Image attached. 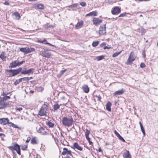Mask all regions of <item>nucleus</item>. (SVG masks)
Returning a JSON list of instances; mask_svg holds the SVG:
<instances>
[{
    "instance_id": "obj_1",
    "label": "nucleus",
    "mask_w": 158,
    "mask_h": 158,
    "mask_svg": "<svg viewBox=\"0 0 158 158\" xmlns=\"http://www.w3.org/2000/svg\"><path fill=\"white\" fill-rule=\"evenodd\" d=\"M73 120L71 116L63 117L62 118V123L63 125L69 127L72 126Z\"/></svg>"
},
{
    "instance_id": "obj_2",
    "label": "nucleus",
    "mask_w": 158,
    "mask_h": 158,
    "mask_svg": "<svg viewBox=\"0 0 158 158\" xmlns=\"http://www.w3.org/2000/svg\"><path fill=\"white\" fill-rule=\"evenodd\" d=\"M22 70L21 68H19L17 69H7L6 70V72L8 75L9 77H12L15 76L18 73L20 72Z\"/></svg>"
},
{
    "instance_id": "obj_3",
    "label": "nucleus",
    "mask_w": 158,
    "mask_h": 158,
    "mask_svg": "<svg viewBox=\"0 0 158 158\" xmlns=\"http://www.w3.org/2000/svg\"><path fill=\"white\" fill-rule=\"evenodd\" d=\"M8 148L12 151L16 150L18 154L21 155L20 147L17 143H15L13 146H9Z\"/></svg>"
},
{
    "instance_id": "obj_4",
    "label": "nucleus",
    "mask_w": 158,
    "mask_h": 158,
    "mask_svg": "<svg viewBox=\"0 0 158 158\" xmlns=\"http://www.w3.org/2000/svg\"><path fill=\"white\" fill-rule=\"evenodd\" d=\"M47 107L48 105L46 104H44L42 106L39 112V114L40 116H43L46 115V111Z\"/></svg>"
},
{
    "instance_id": "obj_5",
    "label": "nucleus",
    "mask_w": 158,
    "mask_h": 158,
    "mask_svg": "<svg viewBox=\"0 0 158 158\" xmlns=\"http://www.w3.org/2000/svg\"><path fill=\"white\" fill-rule=\"evenodd\" d=\"M20 50L21 51L24 52V54H27L34 51L35 50V49L33 48L25 47L20 48Z\"/></svg>"
},
{
    "instance_id": "obj_6",
    "label": "nucleus",
    "mask_w": 158,
    "mask_h": 158,
    "mask_svg": "<svg viewBox=\"0 0 158 158\" xmlns=\"http://www.w3.org/2000/svg\"><path fill=\"white\" fill-rule=\"evenodd\" d=\"M135 58L136 56L135 55L134 53L133 52H131L127 60V64H128L134 61L135 60Z\"/></svg>"
},
{
    "instance_id": "obj_7",
    "label": "nucleus",
    "mask_w": 158,
    "mask_h": 158,
    "mask_svg": "<svg viewBox=\"0 0 158 158\" xmlns=\"http://www.w3.org/2000/svg\"><path fill=\"white\" fill-rule=\"evenodd\" d=\"M42 50L41 51L42 53V56L44 57L47 58H49L51 55V52H48L47 50H46L44 48L41 49Z\"/></svg>"
},
{
    "instance_id": "obj_8",
    "label": "nucleus",
    "mask_w": 158,
    "mask_h": 158,
    "mask_svg": "<svg viewBox=\"0 0 158 158\" xmlns=\"http://www.w3.org/2000/svg\"><path fill=\"white\" fill-rule=\"evenodd\" d=\"M0 124L3 125H5L7 123L10 125H14L13 123L11 122L9 123V120L8 118H0Z\"/></svg>"
},
{
    "instance_id": "obj_9",
    "label": "nucleus",
    "mask_w": 158,
    "mask_h": 158,
    "mask_svg": "<svg viewBox=\"0 0 158 158\" xmlns=\"http://www.w3.org/2000/svg\"><path fill=\"white\" fill-rule=\"evenodd\" d=\"M106 33V24L101 26L99 28V34L100 35H103Z\"/></svg>"
},
{
    "instance_id": "obj_10",
    "label": "nucleus",
    "mask_w": 158,
    "mask_h": 158,
    "mask_svg": "<svg viewBox=\"0 0 158 158\" xmlns=\"http://www.w3.org/2000/svg\"><path fill=\"white\" fill-rule=\"evenodd\" d=\"M38 133L42 135H46L48 134L47 132L45 130V129L43 127H40L38 130Z\"/></svg>"
},
{
    "instance_id": "obj_11",
    "label": "nucleus",
    "mask_w": 158,
    "mask_h": 158,
    "mask_svg": "<svg viewBox=\"0 0 158 158\" xmlns=\"http://www.w3.org/2000/svg\"><path fill=\"white\" fill-rule=\"evenodd\" d=\"M35 70L34 68H31L30 69H29L27 70H25L24 71H23L21 72V73L22 74H28L30 73H33L34 71Z\"/></svg>"
},
{
    "instance_id": "obj_12",
    "label": "nucleus",
    "mask_w": 158,
    "mask_h": 158,
    "mask_svg": "<svg viewBox=\"0 0 158 158\" xmlns=\"http://www.w3.org/2000/svg\"><path fill=\"white\" fill-rule=\"evenodd\" d=\"M93 24L95 25H98L102 22V20L97 18H94L93 20Z\"/></svg>"
},
{
    "instance_id": "obj_13",
    "label": "nucleus",
    "mask_w": 158,
    "mask_h": 158,
    "mask_svg": "<svg viewBox=\"0 0 158 158\" xmlns=\"http://www.w3.org/2000/svg\"><path fill=\"white\" fill-rule=\"evenodd\" d=\"M121 12V10L118 7H115L112 11V13L113 14L115 15L117 13H119Z\"/></svg>"
},
{
    "instance_id": "obj_14",
    "label": "nucleus",
    "mask_w": 158,
    "mask_h": 158,
    "mask_svg": "<svg viewBox=\"0 0 158 158\" xmlns=\"http://www.w3.org/2000/svg\"><path fill=\"white\" fill-rule=\"evenodd\" d=\"M124 158H131V155L128 151L126 150L123 154Z\"/></svg>"
},
{
    "instance_id": "obj_15",
    "label": "nucleus",
    "mask_w": 158,
    "mask_h": 158,
    "mask_svg": "<svg viewBox=\"0 0 158 158\" xmlns=\"http://www.w3.org/2000/svg\"><path fill=\"white\" fill-rule=\"evenodd\" d=\"M7 105L6 103L2 100V99H1L0 102V109L5 108Z\"/></svg>"
},
{
    "instance_id": "obj_16",
    "label": "nucleus",
    "mask_w": 158,
    "mask_h": 158,
    "mask_svg": "<svg viewBox=\"0 0 158 158\" xmlns=\"http://www.w3.org/2000/svg\"><path fill=\"white\" fill-rule=\"evenodd\" d=\"M71 152V151L70 150H68L67 148H63V151L62 152V154L63 155L69 154L72 156Z\"/></svg>"
},
{
    "instance_id": "obj_17",
    "label": "nucleus",
    "mask_w": 158,
    "mask_h": 158,
    "mask_svg": "<svg viewBox=\"0 0 158 158\" xmlns=\"http://www.w3.org/2000/svg\"><path fill=\"white\" fill-rule=\"evenodd\" d=\"M84 23L83 21L81 20L78 22L77 24L75 26V28L77 29H78L82 27Z\"/></svg>"
},
{
    "instance_id": "obj_18",
    "label": "nucleus",
    "mask_w": 158,
    "mask_h": 158,
    "mask_svg": "<svg viewBox=\"0 0 158 158\" xmlns=\"http://www.w3.org/2000/svg\"><path fill=\"white\" fill-rule=\"evenodd\" d=\"M73 146L74 148H76L79 150L81 151L82 150V148L77 143H75Z\"/></svg>"
},
{
    "instance_id": "obj_19",
    "label": "nucleus",
    "mask_w": 158,
    "mask_h": 158,
    "mask_svg": "<svg viewBox=\"0 0 158 158\" xmlns=\"http://www.w3.org/2000/svg\"><path fill=\"white\" fill-rule=\"evenodd\" d=\"M125 92V90L122 89L120 90H119L116 91L114 94V95H118L122 94Z\"/></svg>"
},
{
    "instance_id": "obj_20",
    "label": "nucleus",
    "mask_w": 158,
    "mask_h": 158,
    "mask_svg": "<svg viewBox=\"0 0 158 158\" xmlns=\"http://www.w3.org/2000/svg\"><path fill=\"white\" fill-rule=\"evenodd\" d=\"M82 89L85 92L88 93L89 92V89L87 85H84L82 87Z\"/></svg>"
},
{
    "instance_id": "obj_21",
    "label": "nucleus",
    "mask_w": 158,
    "mask_h": 158,
    "mask_svg": "<svg viewBox=\"0 0 158 158\" xmlns=\"http://www.w3.org/2000/svg\"><path fill=\"white\" fill-rule=\"evenodd\" d=\"M111 103L110 102H108L106 105V109L109 111H111Z\"/></svg>"
},
{
    "instance_id": "obj_22",
    "label": "nucleus",
    "mask_w": 158,
    "mask_h": 158,
    "mask_svg": "<svg viewBox=\"0 0 158 158\" xmlns=\"http://www.w3.org/2000/svg\"><path fill=\"white\" fill-rule=\"evenodd\" d=\"M97 15V12L96 10L93 11L91 12H90L89 13L86 15V16H96Z\"/></svg>"
},
{
    "instance_id": "obj_23",
    "label": "nucleus",
    "mask_w": 158,
    "mask_h": 158,
    "mask_svg": "<svg viewBox=\"0 0 158 158\" xmlns=\"http://www.w3.org/2000/svg\"><path fill=\"white\" fill-rule=\"evenodd\" d=\"M10 66L11 68H15L17 66V62L16 61H14L10 64Z\"/></svg>"
},
{
    "instance_id": "obj_24",
    "label": "nucleus",
    "mask_w": 158,
    "mask_h": 158,
    "mask_svg": "<svg viewBox=\"0 0 158 158\" xmlns=\"http://www.w3.org/2000/svg\"><path fill=\"white\" fill-rule=\"evenodd\" d=\"M12 15L15 17V19H16L19 20L21 18L20 14L17 12H15L13 13Z\"/></svg>"
},
{
    "instance_id": "obj_25",
    "label": "nucleus",
    "mask_w": 158,
    "mask_h": 158,
    "mask_svg": "<svg viewBox=\"0 0 158 158\" xmlns=\"http://www.w3.org/2000/svg\"><path fill=\"white\" fill-rule=\"evenodd\" d=\"M0 58L3 60H5L6 58V56H5V53L4 52H2L1 55H0Z\"/></svg>"
},
{
    "instance_id": "obj_26",
    "label": "nucleus",
    "mask_w": 158,
    "mask_h": 158,
    "mask_svg": "<svg viewBox=\"0 0 158 158\" xmlns=\"http://www.w3.org/2000/svg\"><path fill=\"white\" fill-rule=\"evenodd\" d=\"M138 31L141 33L142 35H143L146 32L145 30L143 27H141L138 29Z\"/></svg>"
},
{
    "instance_id": "obj_27",
    "label": "nucleus",
    "mask_w": 158,
    "mask_h": 158,
    "mask_svg": "<svg viewBox=\"0 0 158 158\" xmlns=\"http://www.w3.org/2000/svg\"><path fill=\"white\" fill-rule=\"evenodd\" d=\"M31 143L33 144H37V143L36 138L35 137L32 138L31 140Z\"/></svg>"
},
{
    "instance_id": "obj_28",
    "label": "nucleus",
    "mask_w": 158,
    "mask_h": 158,
    "mask_svg": "<svg viewBox=\"0 0 158 158\" xmlns=\"http://www.w3.org/2000/svg\"><path fill=\"white\" fill-rule=\"evenodd\" d=\"M60 106L57 103L54 104L53 106L54 110H56L60 108Z\"/></svg>"
},
{
    "instance_id": "obj_29",
    "label": "nucleus",
    "mask_w": 158,
    "mask_h": 158,
    "mask_svg": "<svg viewBox=\"0 0 158 158\" xmlns=\"http://www.w3.org/2000/svg\"><path fill=\"white\" fill-rule=\"evenodd\" d=\"M46 124L50 127H52L54 126V124L50 121H48L46 123Z\"/></svg>"
},
{
    "instance_id": "obj_30",
    "label": "nucleus",
    "mask_w": 158,
    "mask_h": 158,
    "mask_svg": "<svg viewBox=\"0 0 158 158\" xmlns=\"http://www.w3.org/2000/svg\"><path fill=\"white\" fill-rule=\"evenodd\" d=\"M86 132L85 133V136L86 139H89V135L90 133V131L89 130L87 129H86Z\"/></svg>"
},
{
    "instance_id": "obj_31",
    "label": "nucleus",
    "mask_w": 158,
    "mask_h": 158,
    "mask_svg": "<svg viewBox=\"0 0 158 158\" xmlns=\"http://www.w3.org/2000/svg\"><path fill=\"white\" fill-rule=\"evenodd\" d=\"M36 7L42 10L44 9V6L42 4H39L37 5Z\"/></svg>"
},
{
    "instance_id": "obj_32",
    "label": "nucleus",
    "mask_w": 158,
    "mask_h": 158,
    "mask_svg": "<svg viewBox=\"0 0 158 158\" xmlns=\"http://www.w3.org/2000/svg\"><path fill=\"white\" fill-rule=\"evenodd\" d=\"M21 82H22V81H21V79L20 78L19 79L17 80L15 82L14 85H16Z\"/></svg>"
},
{
    "instance_id": "obj_33",
    "label": "nucleus",
    "mask_w": 158,
    "mask_h": 158,
    "mask_svg": "<svg viewBox=\"0 0 158 158\" xmlns=\"http://www.w3.org/2000/svg\"><path fill=\"white\" fill-rule=\"evenodd\" d=\"M10 98V97L9 96H7L6 95L4 96L2 98H1V99H2V100L4 101V102L7 99Z\"/></svg>"
},
{
    "instance_id": "obj_34",
    "label": "nucleus",
    "mask_w": 158,
    "mask_h": 158,
    "mask_svg": "<svg viewBox=\"0 0 158 158\" xmlns=\"http://www.w3.org/2000/svg\"><path fill=\"white\" fill-rule=\"evenodd\" d=\"M43 44H48V45H50L51 46H52L55 47V45H52L49 43H48L47 42V40L45 39L44 40V43H43Z\"/></svg>"
},
{
    "instance_id": "obj_35",
    "label": "nucleus",
    "mask_w": 158,
    "mask_h": 158,
    "mask_svg": "<svg viewBox=\"0 0 158 158\" xmlns=\"http://www.w3.org/2000/svg\"><path fill=\"white\" fill-rule=\"evenodd\" d=\"M104 57V56L102 55L97 57L96 59L98 61H100L102 60Z\"/></svg>"
},
{
    "instance_id": "obj_36",
    "label": "nucleus",
    "mask_w": 158,
    "mask_h": 158,
    "mask_svg": "<svg viewBox=\"0 0 158 158\" xmlns=\"http://www.w3.org/2000/svg\"><path fill=\"white\" fill-rule=\"evenodd\" d=\"M99 42L98 41H94L93 42L92 45L94 47H96L98 44Z\"/></svg>"
},
{
    "instance_id": "obj_37",
    "label": "nucleus",
    "mask_w": 158,
    "mask_h": 158,
    "mask_svg": "<svg viewBox=\"0 0 158 158\" xmlns=\"http://www.w3.org/2000/svg\"><path fill=\"white\" fill-rule=\"evenodd\" d=\"M140 128H141V131H142L144 136H145V131L142 125H141V126H140Z\"/></svg>"
},
{
    "instance_id": "obj_38",
    "label": "nucleus",
    "mask_w": 158,
    "mask_h": 158,
    "mask_svg": "<svg viewBox=\"0 0 158 158\" xmlns=\"http://www.w3.org/2000/svg\"><path fill=\"white\" fill-rule=\"evenodd\" d=\"M117 137L118 138V139L121 140H122L123 142H125V140L119 134Z\"/></svg>"
},
{
    "instance_id": "obj_39",
    "label": "nucleus",
    "mask_w": 158,
    "mask_h": 158,
    "mask_svg": "<svg viewBox=\"0 0 158 158\" xmlns=\"http://www.w3.org/2000/svg\"><path fill=\"white\" fill-rule=\"evenodd\" d=\"M78 6L77 4H74L70 5L69 7H70L71 8H75L77 7Z\"/></svg>"
},
{
    "instance_id": "obj_40",
    "label": "nucleus",
    "mask_w": 158,
    "mask_h": 158,
    "mask_svg": "<svg viewBox=\"0 0 158 158\" xmlns=\"http://www.w3.org/2000/svg\"><path fill=\"white\" fill-rule=\"evenodd\" d=\"M121 52V51L119 52H115L113 54L112 56L113 57H115L117 56Z\"/></svg>"
},
{
    "instance_id": "obj_41",
    "label": "nucleus",
    "mask_w": 158,
    "mask_h": 158,
    "mask_svg": "<svg viewBox=\"0 0 158 158\" xmlns=\"http://www.w3.org/2000/svg\"><path fill=\"white\" fill-rule=\"evenodd\" d=\"M45 27L46 28H48L49 27H52V25L51 24H50L49 23H47L45 25Z\"/></svg>"
},
{
    "instance_id": "obj_42",
    "label": "nucleus",
    "mask_w": 158,
    "mask_h": 158,
    "mask_svg": "<svg viewBox=\"0 0 158 158\" xmlns=\"http://www.w3.org/2000/svg\"><path fill=\"white\" fill-rule=\"evenodd\" d=\"M21 79V80L22 81H29V79L28 77H24L22 78H20Z\"/></svg>"
},
{
    "instance_id": "obj_43",
    "label": "nucleus",
    "mask_w": 158,
    "mask_h": 158,
    "mask_svg": "<svg viewBox=\"0 0 158 158\" xmlns=\"http://www.w3.org/2000/svg\"><path fill=\"white\" fill-rule=\"evenodd\" d=\"M22 149L23 150H27V145H24L22 146Z\"/></svg>"
},
{
    "instance_id": "obj_44",
    "label": "nucleus",
    "mask_w": 158,
    "mask_h": 158,
    "mask_svg": "<svg viewBox=\"0 0 158 158\" xmlns=\"http://www.w3.org/2000/svg\"><path fill=\"white\" fill-rule=\"evenodd\" d=\"M66 71V69H64L61 70L60 73V76H61Z\"/></svg>"
},
{
    "instance_id": "obj_45",
    "label": "nucleus",
    "mask_w": 158,
    "mask_h": 158,
    "mask_svg": "<svg viewBox=\"0 0 158 158\" xmlns=\"http://www.w3.org/2000/svg\"><path fill=\"white\" fill-rule=\"evenodd\" d=\"M145 66V64L143 63H141L140 64V67L141 68H143Z\"/></svg>"
},
{
    "instance_id": "obj_46",
    "label": "nucleus",
    "mask_w": 158,
    "mask_h": 158,
    "mask_svg": "<svg viewBox=\"0 0 158 158\" xmlns=\"http://www.w3.org/2000/svg\"><path fill=\"white\" fill-rule=\"evenodd\" d=\"M80 5H81L82 6H85L86 5V4L85 2H81L80 3Z\"/></svg>"
},
{
    "instance_id": "obj_47",
    "label": "nucleus",
    "mask_w": 158,
    "mask_h": 158,
    "mask_svg": "<svg viewBox=\"0 0 158 158\" xmlns=\"http://www.w3.org/2000/svg\"><path fill=\"white\" fill-rule=\"evenodd\" d=\"M24 62V61H21L19 62H17V66H19L21 64H22L23 62Z\"/></svg>"
},
{
    "instance_id": "obj_48",
    "label": "nucleus",
    "mask_w": 158,
    "mask_h": 158,
    "mask_svg": "<svg viewBox=\"0 0 158 158\" xmlns=\"http://www.w3.org/2000/svg\"><path fill=\"white\" fill-rule=\"evenodd\" d=\"M16 110L17 111L18 110L19 111H20L21 110H23V108L22 107L20 108H17L16 107Z\"/></svg>"
},
{
    "instance_id": "obj_49",
    "label": "nucleus",
    "mask_w": 158,
    "mask_h": 158,
    "mask_svg": "<svg viewBox=\"0 0 158 158\" xmlns=\"http://www.w3.org/2000/svg\"><path fill=\"white\" fill-rule=\"evenodd\" d=\"M126 13H121L120 15L119 16V17H123L126 15Z\"/></svg>"
},
{
    "instance_id": "obj_50",
    "label": "nucleus",
    "mask_w": 158,
    "mask_h": 158,
    "mask_svg": "<svg viewBox=\"0 0 158 158\" xmlns=\"http://www.w3.org/2000/svg\"><path fill=\"white\" fill-rule=\"evenodd\" d=\"M86 139L88 141L90 145H91L93 143L90 140V139L89 138V139Z\"/></svg>"
},
{
    "instance_id": "obj_51",
    "label": "nucleus",
    "mask_w": 158,
    "mask_h": 158,
    "mask_svg": "<svg viewBox=\"0 0 158 158\" xmlns=\"http://www.w3.org/2000/svg\"><path fill=\"white\" fill-rule=\"evenodd\" d=\"M30 140H31L30 137H28L27 140L26 141V143H28Z\"/></svg>"
},
{
    "instance_id": "obj_52",
    "label": "nucleus",
    "mask_w": 158,
    "mask_h": 158,
    "mask_svg": "<svg viewBox=\"0 0 158 158\" xmlns=\"http://www.w3.org/2000/svg\"><path fill=\"white\" fill-rule=\"evenodd\" d=\"M114 133L117 136L119 134L115 130L114 131Z\"/></svg>"
},
{
    "instance_id": "obj_53",
    "label": "nucleus",
    "mask_w": 158,
    "mask_h": 158,
    "mask_svg": "<svg viewBox=\"0 0 158 158\" xmlns=\"http://www.w3.org/2000/svg\"><path fill=\"white\" fill-rule=\"evenodd\" d=\"M4 4L6 5H9V3L8 2L6 1L4 3Z\"/></svg>"
},
{
    "instance_id": "obj_54",
    "label": "nucleus",
    "mask_w": 158,
    "mask_h": 158,
    "mask_svg": "<svg viewBox=\"0 0 158 158\" xmlns=\"http://www.w3.org/2000/svg\"><path fill=\"white\" fill-rule=\"evenodd\" d=\"M38 42H39L40 43L43 44V43H44V40H40L38 41Z\"/></svg>"
},
{
    "instance_id": "obj_55",
    "label": "nucleus",
    "mask_w": 158,
    "mask_h": 158,
    "mask_svg": "<svg viewBox=\"0 0 158 158\" xmlns=\"http://www.w3.org/2000/svg\"><path fill=\"white\" fill-rule=\"evenodd\" d=\"M105 43H103L101 44V46L103 47L104 46H105Z\"/></svg>"
},
{
    "instance_id": "obj_56",
    "label": "nucleus",
    "mask_w": 158,
    "mask_h": 158,
    "mask_svg": "<svg viewBox=\"0 0 158 158\" xmlns=\"http://www.w3.org/2000/svg\"><path fill=\"white\" fill-rule=\"evenodd\" d=\"M3 136L4 137L5 136V135L4 134L2 133H0V137H2Z\"/></svg>"
},
{
    "instance_id": "obj_57",
    "label": "nucleus",
    "mask_w": 158,
    "mask_h": 158,
    "mask_svg": "<svg viewBox=\"0 0 158 158\" xmlns=\"http://www.w3.org/2000/svg\"><path fill=\"white\" fill-rule=\"evenodd\" d=\"M101 99V97L99 95L98 96V100L99 101Z\"/></svg>"
},
{
    "instance_id": "obj_58",
    "label": "nucleus",
    "mask_w": 158,
    "mask_h": 158,
    "mask_svg": "<svg viewBox=\"0 0 158 158\" xmlns=\"http://www.w3.org/2000/svg\"><path fill=\"white\" fill-rule=\"evenodd\" d=\"M109 48L107 47L106 46H105L104 47V49H109Z\"/></svg>"
},
{
    "instance_id": "obj_59",
    "label": "nucleus",
    "mask_w": 158,
    "mask_h": 158,
    "mask_svg": "<svg viewBox=\"0 0 158 158\" xmlns=\"http://www.w3.org/2000/svg\"><path fill=\"white\" fill-rule=\"evenodd\" d=\"M98 151L99 152H102V149L101 148H99L98 150Z\"/></svg>"
},
{
    "instance_id": "obj_60",
    "label": "nucleus",
    "mask_w": 158,
    "mask_h": 158,
    "mask_svg": "<svg viewBox=\"0 0 158 158\" xmlns=\"http://www.w3.org/2000/svg\"><path fill=\"white\" fill-rule=\"evenodd\" d=\"M29 79V81L31 79H32L33 77H28Z\"/></svg>"
},
{
    "instance_id": "obj_61",
    "label": "nucleus",
    "mask_w": 158,
    "mask_h": 158,
    "mask_svg": "<svg viewBox=\"0 0 158 158\" xmlns=\"http://www.w3.org/2000/svg\"><path fill=\"white\" fill-rule=\"evenodd\" d=\"M3 131V130L2 129L1 127H0V131L2 132Z\"/></svg>"
},
{
    "instance_id": "obj_62",
    "label": "nucleus",
    "mask_w": 158,
    "mask_h": 158,
    "mask_svg": "<svg viewBox=\"0 0 158 158\" xmlns=\"http://www.w3.org/2000/svg\"><path fill=\"white\" fill-rule=\"evenodd\" d=\"M139 124H140V126H141V125H142L140 121L139 122Z\"/></svg>"
},
{
    "instance_id": "obj_63",
    "label": "nucleus",
    "mask_w": 158,
    "mask_h": 158,
    "mask_svg": "<svg viewBox=\"0 0 158 158\" xmlns=\"http://www.w3.org/2000/svg\"><path fill=\"white\" fill-rule=\"evenodd\" d=\"M63 158H71L69 156H67V157H63Z\"/></svg>"
},
{
    "instance_id": "obj_64",
    "label": "nucleus",
    "mask_w": 158,
    "mask_h": 158,
    "mask_svg": "<svg viewBox=\"0 0 158 158\" xmlns=\"http://www.w3.org/2000/svg\"><path fill=\"white\" fill-rule=\"evenodd\" d=\"M30 92L31 93H33L34 92L33 91H32V90H31Z\"/></svg>"
}]
</instances>
